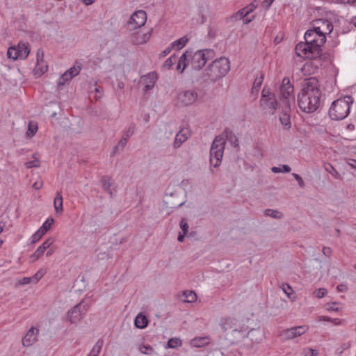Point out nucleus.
Masks as SVG:
<instances>
[{"label":"nucleus","instance_id":"nucleus-34","mask_svg":"<svg viewBox=\"0 0 356 356\" xmlns=\"http://www.w3.org/2000/svg\"><path fill=\"white\" fill-rule=\"evenodd\" d=\"M193 54V51H191V50H186L181 56V57L179 58V64L183 65L182 66V69H181V72H184V70L186 69V67H187L188 65V63H187V58L188 56H191V54Z\"/></svg>","mask_w":356,"mask_h":356},{"label":"nucleus","instance_id":"nucleus-57","mask_svg":"<svg viewBox=\"0 0 356 356\" xmlns=\"http://www.w3.org/2000/svg\"><path fill=\"white\" fill-rule=\"evenodd\" d=\"M350 343H343V344L341 346V348H338V349H337V352H338L339 354H341V353L343 352V350H346V349L349 348H350Z\"/></svg>","mask_w":356,"mask_h":356},{"label":"nucleus","instance_id":"nucleus-29","mask_svg":"<svg viewBox=\"0 0 356 356\" xmlns=\"http://www.w3.org/2000/svg\"><path fill=\"white\" fill-rule=\"evenodd\" d=\"M188 40V38L186 35H184L179 38V40H177L174 41L172 43H171V48L181 49L184 47H185Z\"/></svg>","mask_w":356,"mask_h":356},{"label":"nucleus","instance_id":"nucleus-30","mask_svg":"<svg viewBox=\"0 0 356 356\" xmlns=\"http://www.w3.org/2000/svg\"><path fill=\"white\" fill-rule=\"evenodd\" d=\"M182 296L185 298L184 302L192 303L197 300V295L193 291H184Z\"/></svg>","mask_w":356,"mask_h":356},{"label":"nucleus","instance_id":"nucleus-7","mask_svg":"<svg viewBox=\"0 0 356 356\" xmlns=\"http://www.w3.org/2000/svg\"><path fill=\"white\" fill-rule=\"evenodd\" d=\"M312 29L320 33L321 42L326 41V35L332 33L333 30L332 23L327 19H318L312 22Z\"/></svg>","mask_w":356,"mask_h":356},{"label":"nucleus","instance_id":"nucleus-47","mask_svg":"<svg viewBox=\"0 0 356 356\" xmlns=\"http://www.w3.org/2000/svg\"><path fill=\"white\" fill-rule=\"evenodd\" d=\"M180 228L184 234H187L188 232V224L185 218H182L179 222Z\"/></svg>","mask_w":356,"mask_h":356},{"label":"nucleus","instance_id":"nucleus-62","mask_svg":"<svg viewBox=\"0 0 356 356\" xmlns=\"http://www.w3.org/2000/svg\"><path fill=\"white\" fill-rule=\"evenodd\" d=\"M337 289L338 291L344 292V291H347L348 288H347L346 285L341 284H339L337 286Z\"/></svg>","mask_w":356,"mask_h":356},{"label":"nucleus","instance_id":"nucleus-12","mask_svg":"<svg viewBox=\"0 0 356 356\" xmlns=\"http://www.w3.org/2000/svg\"><path fill=\"white\" fill-rule=\"evenodd\" d=\"M197 93L193 90H185L178 94L179 103L184 106L193 104L197 99Z\"/></svg>","mask_w":356,"mask_h":356},{"label":"nucleus","instance_id":"nucleus-5","mask_svg":"<svg viewBox=\"0 0 356 356\" xmlns=\"http://www.w3.org/2000/svg\"><path fill=\"white\" fill-rule=\"evenodd\" d=\"M225 147V140L222 136L215 137L210 149V164L216 168L221 163Z\"/></svg>","mask_w":356,"mask_h":356},{"label":"nucleus","instance_id":"nucleus-38","mask_svg":"<svg viewBox=\"0 0 356 356\" xmlns=\"http://www.w3.org/2000/svg\"><path fill=\"white\" fill-rule=\"evenodd\" d=\"M271 170L274 173H280V172H290L291 170V168L288 165H282L280 167H273L271 168Z\"/></svg>","mask_w":356,"mask_h":356},{"label":"nucleus","instance_id":"nucleus-25","mask_svg":"<svg viewBox=\"0 0 356 356\" xmlns=\"http://www.w3.org/2000/svg\"><path fill=\"white\" fill-rule=\"evenodd\" d=\"M16 47L19 51L20 59H25L30 52L29 44L24 42H19Z\"/></svg>","mask_w":356,"mask_h":356},{"label":"nucleus","instance_id":"nucleus-19","mask_svg":"<svg viewBox=\"0 0 356 356\" xmlns=\"http://www.w3.org/2000/svg\"><path fill=\"white\" fill-rule=\"evenodd\" d=\"M157 74L154 72L148 73L143 78V81L145 85L144 91L147 92L152 90L157 80Z\"/></svg>","mask_w":356,"mask_h":356},{"label":"nucleus","instance_id":"nucleus-24","mask_svg":"<svg viewBox=\"0 0 356 356\" xmlns=\"http://www.w3.org/2000/svg\"><path fill=\"white\" fill-rule=\"evenodd\" d=\"M151 31H148L146 33L138 34L133 37L132 42L134 44H143L146 43L150 38Z\"/></svg>","mask_w":356,"mask_h":356},{"label":"nucleus","instance_id":"nucleus-26","mask_svg":"<svg viewBox=\"0 0 356 356\" xmlns=\"http://www.w3.org/2000/svg\"><path fill=\"white\" fill-rule=\"evenodd\" d=\"M43 56H44V54H43V51H40V49L38 51V53H37V63H36V65H35V71L38 73V72H40V74H44L47 70V66H44V67H40V62H42L43 61Z\"/></svg>","mask_w":356,"mask_h":356},{"label":"nucleus","instance_id":"nucleus-14","mask_svg":"<svg viewBox=\"0 0 356 356\" xmlns=\"http://www.w3.org/2000/svg\"><path fill=\"white\" fill-rule=\"evenodd\" d=\"M53 223L54 219L52 218H47L39 229L33 234L31 242L35 243L38 241L50 229Z\"/></svg>","mask_w":356,"mask_h":356},{"label":"nucleus","instance_id":"nucleus-22","mask_svg":"<svg viewBox=\"0 0 356 356\" xmlns=\"http://www.w3.org/2000/svg\"><path fill=\"white\" fill-rule=\"evenodd\" d=\"M102 183L103 188L109 193L110 197H112L114 195L115 190L112 188L113 180L108 176H103L102 177Z\"/></svg>","mask_w":356,"mask_h":356},{"label":"nucleus","instance_id":"nucleus-60","mask_svg":"<svg viewBox=\"0 0 356 356\" xmlns=\"http://www.w3.org/2000/svg\"><path fill=\"white\" fill-rule=\"evenodd\" d=\"M127 140H127L125 138L122 137L117 145H118V147L121 149H123L127 145Z\"/></svg>","mask_w":356,"mask_h":356},{"label":"nucleus","instance_id":"nucleus-33","mask_svg":"<svg viewBox=\"0 0 356 356\" xmlns=\"http://www.w3.org/2000/svg\"><path fill=\"white\" fill-rule=\"evenodd\" d=\"M54 208L56 211L62 212L63 209V197L60 192H57L56 195L54 198Z\"/></svg>","mask_w":356,"mask_h":356},{"label":"nucleus","instance_id":"nucleus-59","mask_svg":"<svg viewBox=\"0 0 356 356\" xmlns=\"http://www.w3.org/2000/svg\"><path fill=\"white\" fill-rule=\"evenodd\" d=\"M95 92L97 94H99V95H96L95 96V98L96 99H99L102 97V91H103V88L99 86H96L95 88Z\"/></svg>","mask_w":356,"mask_h":356},{"label":"nucleus","instance_id":"nucleus-41","mask_svg":"<svg viewBox=\"0 0 356 356\" xmlns=\"http://www.w3.org/2000/svg\"><path fill=\"white\" fill-rule=\"evenodd\" d=\"M138 349L141 353L145 355H152L154 352L152 347L149 345H142Z\"/></svg>","mask_w":356,"mask_h":356},{"label":"nucleus","instance_id":"nucleus-8","mask_svg":"<svg viewBox=\"0 0 356 356\" xmlns=\"http://www.w3.org/2000/svg\"><path fill=\"white\" fill-rule=\"evenodd\" d=\"M89 306L83 302L75 305L67 312V318L72 324H76L86 316Z\"/></svg>","mask_w":356,"mask_h":356},{"label":"nucleus","instance_id":"nucleus-37","mask_svg":"<svg viewBox=\"0 0 356 356\" xmlns=\"http://www.w3.org/2000/svg\"><path fill=\"white\" fill-rule=\"evenodd\" d=\"M264 214L268 216H270L273 218L280 219L282 217V213L277 210L268 209L264 211Z\"/></svg>","mask_w":356,"mask_h":356},{"label":"nucleus","instance_id":"nucleus-58","mask_svg":"<svg viewBox=\"0 0 356 356\" xmlns=\"http://www.w3.org/2000/svg\"><path fill=\"white\" fill-rule=\"evenodd\" d=\"M173 48H171V44L165 48L160 54V57H165L170 53Z\"/></svg>","mask_w":356,"mask_h":356},{"label":"nucleus","instance_id":"nucleus-4","mask_svg":"<svg viewBox=\"0 0 356 356\" xmlns=\"http://www.w3.org/2000/svg\"><path fill=\"white\" fill-rule=\"evenodd\" d=\"M351 96L347 95L334 101L329 109V116L333 120H341L350 113V106L353 103Z\"/></svg>","mask_w":356,"mask_h":356},{"label":"nucleus","instance_id":"nucleus-44","mask_svg":"<svg viewBox=\"0 0 356 356\" xmlns=\"http://www.w3.org/2000/svg\"><path fill=\"white\" fill-rule=\"evenodd\" d=\"M327 291L325 288H319L313 293L314 296L318 298H322L327 294Z\"/></svg>","mask_w":356,"mask_h":356},{"label":"nucleus","instance_id":"nucleus-10","mask_svg":"<svg viewBox=\"0 0 356 356\" xmlns=\"http://www.w3.org/2000/svg\"><path fill=\"white\" fill-rule=\"evenodd\" d=\"M250 332L248 331V327H245L241 323L238 327L232 329L229 332L226 334L227 339L229 340L232 344H235L239 342L245 337H248Z\"/></svg>","mask_w":356,"mask_h":356},{"label":"nucleus","instance_id":"nucleus-6","mask_svg":"<svg viewBox=\"0 0 356 356\" xmlns=\"http://www.w3.org/2000/svg\"><path fill=\"white\" fill-rule=\"evenodd\" d=\"M214 51L212 49H203L195 51L191 54V65L194 70H200L206 63L214 56Z\"/></svg>","mask_w":356,"mask_h":356},{"label":"nucleus","instance_id":"nucleus-63","mask_svg":"<svg viewBox=\"0 0 356 356\" xmlns=\"http://www.w3.org/2000/svg\"><path fill=\"white\" fill-rule=\"evenodd\" d=\"M43 274L40 273V271H38L34 276L32 277V280L35 281V282H38V281L42 277Z\"/></svg>","mask_w":356,"mask_h":356},{"label":"nucleus","instance_id":"nucleus-35","mask_svg":"<svg viewBox=\"0 0 356 356\" xmlns=\"http://www.w3.org/2000/svg\"><path fill=\"white\" fill-rule=\"evenodd\" d=\"M103 346V341L101 339H99L97 343L93 346L92 349L91 350L90 354L88 356H98L102 347Z\"/></svg>","mask_w":356,"mask_h":356},{"label":"nucleus","instance_id":"nucleus-43","mask_svg":"<svg viewBox=\"0 0 356 356\" xmlns=\"http://www.w3.org/2000/svg\"><path fill=\"white\" fill-rule=\"evenodd\" d=\"M259 3V0H254L251 3L248 4L247 6H245V8L247 10L248 13L250 14L252 12H253L257 8Z\"/></svg>","mask_w":356,"mask_h":356},{"label":"nucleus","instance_id":"nucleus-9","mask_svg":"<svg viewBox=\"0 0 356 356\" xmlns=\"http://www.w3.org/2000/svg\"><path fill=\"white\" fill-rule=\"evenodd\" d=\"M147 21V14L144 10H139L134 12L131 16L128 23L127 29L133 31L144 26Z\"/></svg>","mask_w":356,"mask_h":356},{"label":"nucleus","instance_id":"nucleus-16","mask_svg":"<svg viewBox=\"0 0 356 356\" xmlns=\"http://www.w3.org/2000/svg\"><path fill=\"white\" fill-rule=\"evenodd\" d=\"M191 136V131L188 128H182L176 134L173 143V147L175 149L179 147Z\"/></svg>","mask_w":356,"mask_h":356},{"label":"nucleus","instance_id":"nucleus-61","mask_svg":"<svg viewBox=\"0 0 356 356\" xmlns=\"http://www.w3.org/2000/svg\"><path fill=\"white\" fill-rule=\"evenodd\" d=\"M254 19V15H252L251 17H248V15L247 17H245L244 18H243V23L245 24H248L250 23Z\"/></svg>","mask_w":356,"mask_h":356},{"label":"nucleus","instance_id":"nucleus-1","mask_svg":"<svg viewBox=\"0 0 356 356\" xmlns=\"http://www.w3.org/2000/svg\"><path fill=\"white\" fill-rule=\"evenodd\" d=\"M320 33L314 29L307 30L304 35L305 42H299L296 47V51L298 56L313 60V65L317 67L322 66L326 62L327 56L323 54L322 46L326 41L321 42Z\"/></svg>","mask_w":356,"mask_h":356},{"label":"nucleus","instance_id":"nucleus-20","mask_svg":"<svg viewBox=\"0 0 356 356\" xmlns=\"http://www.w3.org/2000/svg\"><path fill=\"white\" fill-rule=\"evenodd\" d=\"M241 323L230 317L222 319L220 326L225 332H229L232 329L238 327Z\"/></svg>","mask_w":356,"mask_h":356},{"label":"nucleus","instance_id":"nucleus-53","mask_svg":"<svg viewBox=\"0 0 356 356\" xmlns=\"http://www.w3.org/2000/svg\"><path fill=\"white\" fill-rule=\"evenodd\" d=\"M173 58H175V56H170V58H168L163 63V66L165 67H167V68H170L171 67L173 64H174V62L172 60Z\"/></svg>","mask_w":356,"mask_h":356},{"label":"nucleus","instance_id":"nucleus-3","mask_svg":"<svg viewBox=\"0 0 356 356\" xmlns=\"http://www.w3.org/2000/svg\"><path fill=\"white\" fill-rule=\"evenodd\" d=\"M230 70L229 59L221 57L213 61L202 72L201 79L203 82L215 83L224 77Z\"/></svg>","mask_w":356,"mask_h":356},{"label":"nucleus","instance_id":"nucleus-28","mask_svg":"<svg viewBox=\"0 0 356 356\" xmlns=\"http://www.w3.org/2000/svg\"><path fill=\"white\" fill-rule=\"evenodd\" d=\"M208 340L209 339L207 337H196L191 341V344L193 347L200 348L208 345L209 343Z\"/></svg>","mask_w":356,"mask_h":356},{"label":"nucleus","instance_id":"nucleus-52","mask_svg":"<svg viewBox=\"0 0 356 356\" xmlns=\"http://www.w3.org/2000/svg\"><path fill=\"white\" fill-rule=\"evenodd\" d=\"M25 165L27 168H32L34 167H38L40 165V161L33 160L25 163Z\"/></svg>","mask_w":356,"mask_h":356},{"label":"nucleus","instance_id":"nucleus-56","mask_svg":"<svg viewBox=\"0 0 356 356\" xmlns=\"http://www.w3.org/2000/svg\"><path fill=\"white\" fill-rule=\"evenodd\" d=\"M322 252L325 256L330 257L332 254V250L330 247L325 246L323 248Z\"/></svg>","mask_w":356,"mask_h":356},{"label":"nucleus","instance_id":"nucleus-64","mask_svg":"<svg viewBox=\"0 0 356 356\" xmlns=\"http://www.w3.org/2000/svg\"><path fill=\"white\" fill-rule=\"evenodd\" d=\"M274 0H264L262 3L263 6L266 7L267 9L271 6Z\"/></svg>","mask_w":356,"mask_h":356},{"label":"nucleus","instance_id":"nucleus-2","mask_svg":"<svg viewBox=\"0 0 356 356\" xmlns=\"http://www.w3.org/2000/svg\"><path fill=\"white\" fill-rule=\"evenodd\" d=\"M319 81L316 77L305 79L300 92L298 95V105L306 113L316 111L320 106L321 92Z\"/></svg>","mask_w":356,"mask_h":356},{"label":"nucleus","instance_id":"nucleus-42","mask_svg":"<svg viewBox=\"0 0 356 356\" xmlns=\"http://www.w3.org/2000/svg\"><path fill=\"white\" fill-rule=\"evenodd\" d=\"M339 302H333L326 303L325 305V309L328 312H337L339 311Z\"/></svg>","mask_w":356,"mask_h":356},{"label":"nucleus","instance_id":"nucleus-31","mask_svg":"<svg viewBox=\"0 0 356 356\" xmlns=\"http://www.w3.org/2000/svg\"><path fill=\"white\" fill-rule=\"evenodd\" d=\"M280 121L281 124L285 127V129H289L291 128V118L289 114L286 111L283 112L280 116Z\"/></svg>","mask_w":356,"mask_h":356},{"label":"nucleus","instance_id":"nucleus-50","mask_svg":"<svg viewBox=\"0 0 356 356\" xmlns=\"http://www.w3.org/2000/svg\"><path fill=\"white\" fill-rule=\"evenodd\" d=\"M270 97H275V95L270 92V89L264 87L261 92V98H270Z\"/></svg>","mask_w":356,"mask_h":356},{"label":"nucleus","instance_id":"nucleus-15","mask_svg":"<svg viewBox=\"0 0 356 356\" xmlns=\"http://www.w3.org/2000/svg\"><path fill=\"white\" fill-rule=\"evenodd\" d=\"M39 330L35 327H31L22 339V345L24 347H29L33 345L38 339Z\"/></svg>","mask_w":356,"mask_h":356},{"label":"nucleus","instance_id":"nucleus-54","mask_svg":"<svg viewBox=\"0 0 356 356\" xmlns=\"http://www.w3.org/2000/svg\"><path fill=\"white\" fill-rule=\"evenodd\" d=\"M282 290L284 292V293L286 294V296L289 298L290 297V291H293V289L291 286L288 284H282Z\"/></svg>","mask_w":356,"mask_h":356},{"label":"nucleus","instance_id":"nucleus-21","mask_svg":"<svg viewBox=\"0 0 356 356\" xmlns=\"http://www.w3.org/2000/svg\"><path fill=\"white\" fill-rule=\"evenodd\" d=\"M221 136L224 137L225 141L228 140L230 143V144L234 147H238L239 144L238 138L236 136V135L233 133L232 130L229 129H225L223 131Z\"/></svg>","mask_w":356,"mask_h":356},{"label":"nucleus","instance_id":"nucleus-49","mask_svg":"<svg viewBox=\"0 0 356 356\" xmlns=\"http://www.w3.org/2000/svg\"><path fill=\"white\" fill-rule=\"evenodd\" d=\"M208 6L207 5H200L198 7L199 14L202 17V22H204L206 20V16H205V10L207 9Z\"/></svg>","mask_w":356,"mask_h":356},{"label":"nucleus","instance_id":"nucleus-51","mask_svg":"<svg viewBox=\"0 0 356 356\" xmlns=\"http://www.w3.org/2000/svg\"><path fill=\"white\" fill-rule=\"evenodd\" d=\"M292 175L294 177V179L298 181V186L300 188H305V184L302 178L298 174L296 173H293Z\"/></svg>","mask_w":356,"mask_h":356},{"label":"nucleus","instance_id":"nucleus-46","mask_svg":"<svg viewBox=\"0 0 356 356\" xmlns=\"http://www.w3.org/2000/svg\"><path fill=\"white\" fill-rule=\"evenodd\" d=\"M44 251L45 250L44 249V247H42L41 245L39 246L31 256V258H33V260L39 259L44 254Z\"/></svg>","mask_w":356,"mask_h":356},{"label":"nucleus","instance_id":"nucleus-11","mask_svg":"<svg viewBox=\"0 0 356 356\" xmlns=\"http://www.w3.org/2000/svg\"><path fill=\"white\" fill-rule=\"evenodd\" d=\"M280 92L282 98L286 100V107L290 110V97H292V99L294 101V97L293 96V86L291 84L290 80L288 77H284L282 79V85L280 86Z\"/></svg>","mask_w":356,"mask_h":356},{"label":"nucleus","instance_id":"nucleus-45","mask_svg":"<svg viewBox=\"0 0 356 356\" xmlns=\"http://www.w3.org/2000/svg\"><path fill=\"white\" fill-rule=\"evenodd\" d=\"M181 345V340H179V339H177V338L170 339L168 341V346L172 348H177V347L180 346Z\"/></svg>","mask_w":356,"mask_h":356},{"label":"nucleus","instance_id":"nucleus-13","mask_svg":"<svg viewBox=\"0 0 356 356\" xmlns=\"http://www.w3.org/2000/svg\"><path fill=\"white\" fill-rule=\"evenodd\" d=\"M81 69V64L76 62L73 67H70L64 74H62L58 82V86H64L66 82L70 81L73 77L78 75Z\"/></svg>","mask_w":356,"mask_h":356},{"label":"nucleus","instance_id":"nucleus-18","mask_svg":"<svg viewBox=\"0 0 356 356\" xmlns=\"http://www.w3.org/2000/svg\"><path fill=\"white\" fill-rule=\"evenodd\" d=\"M260 105L264 109L271 111L272 114H273L277 108L278 103L275 97H270V98H261Z\"/></svg>","mask_w":356,"mask_h":356},{"label":"nucleus","instance_id":"nucleus-32","mask_svg":"<svg viewBox=\"0 0 356 356\" xmlns=\"http://www.w3.org/2000/svg\"><path fill=\"white\" fill-rule=\"evenodd\" d=\"M264 81V74L262 73H260L259 75L257 74L254 81L253 83V86L252 88V92H258L262 83Z\"/></svg>","mask_w":356,"mask_h":356},{"label":"nucleus","instance_id":"nucleus-17","mask_svg":"<svg viewBox=\"0 0 356 356\" xmlns=\"http://www.w3.org/2000/svg\"><path fill=\"white\" fill-rule=\"evenodd\" d=\"M307 330L305 326L293 327L284 331L283 334L285 338L290 339L303 334Z\"/></svg>","mask_w":356,"mask_h":356},{"label":"nucleus","instance_id":"nucleus-55","mask_svg":"<svg viewBox=\"0 0 356 356\" xmlns=\"http://www.w3.org/2000/svg\"><path fill=\"white\" fill-rule=\"evenodd\" d=\"M54 240L52 238L47 239L42 245V247H44V249L46 250L50 245L54 243Z\"/></svg>","mask_w":356,"mask_h":356},{"label":"nucleus","instance_id":"nucleus-39","mask_svg":"<svg viewBox=\"0 0 356 356\" xmlns=\"http://www.w3.org/2000/svg\"><path fill=\"white\" fill-rule=\"evenodd\" d=\"M38 125L36 123L33 124V122H30L28 125V129L26 131L27 136L31 137L33 136L37 131Z\"/></svg>","mask_w":356,"mask_h":356},{"label":"nucleus","instance_id":"nucleus-48","mask_svg":"<svg viewBox=\"0 0 356 356\" xmlns=\"http://www.w3.org/2000/svg\"><path fill=\"white\" fill-rule=\"evenodd\" d=\"M135 130V125L134 124H131L129 128L124 131V134L122 137L125 138L127 140L133 135Z\"/></svg>","mask_w":356,"mask_h":356},{"label":"nucleus","instance_id":"nucleus-23","mask_svg":"<svg viewBox=\"0 0 356 356\" xmlns=\"http://www.w3.org/2000/svg\"><path fill=\"white\" fill-rule=\"evenodd\" d=\"M248 15L249 14L248 13L245 8H243L242 9L239 10L238 12L234 13L232 15L227 17L226 19V22H227V23L234 22L237 20L244 18L245 17H247Z\"/></svg>","mask_w":356,"mask_h":356},{"label":"nucleus","instance_id":"nucleus-27","mask_svg":"<svg viewBox=\"0 0 356 356\" xmlns=\"http://www.w3.org/2000/svg\"><path fill=\"white\" fill-rule=\"evenodd\" d=\"M134 323L136 327L143 329L147 325L148 321L144 315L139 314L136 316Z\"/></svg>","mask_w":356,"mask_h":356},{"label":"nucleus","instance_id":"nucleus-40","mask_svg":"<svg viewBox=\"0 0 356 356\" xmlns=\"http://www.w3.org/2000/svg\"><path fill=\"white\" fill-rule=\"evenodd\" d=\"M325 169L327 172L331 174L334 178L339 179L340 174L337 172V170L331 165L328 164L325 167Z\"/></svg>","mask_w":356,"mask_h":356},{"label":"nucleus","instance_id":"nucleus-36","mask_svg":"<svg viewBox=\"0 0 356 356\" xmlns=\"http://www.w3.org/2000/svg\"><path fill=\"white\" fill-rule=\"evenodd\" d=\"M7 56L9 58H12L13 60L20 59L19 51L16 47H9L7 51Z\"/></svg>","mask_w":356,"mask_h":356}]
</instances>
